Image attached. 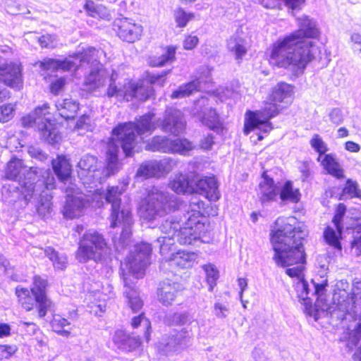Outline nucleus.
I'll use <instances>...</instances> for the list:
<instances>
[{"mask_svg":"<svg viewBox=\"0 0 361 361\" xmlns=\"http://www.w3.org/2000/svg\"><path fill=\"white\" fill-rule=\"evenodd\" d=\"M303 224L293 216L279 217L269 233V242L274 252L273 259L290 278H299L307 263Z\"/></svg>","mask_w":361,"mask_h":361,"instance_id":"obj_1","label":"nucleus"},{"mask_svg":"<svg viewBox=\"0 0 361 361\" xmlns=\"http://www.w3.org/2000/svg\"><path fill=\"white\" fill-rule=\"evenodd\" d=\"M319 31L310 20L304 19L299 28L278 39L271 47L269 61L282 68H291L294 75L304 73L307 65L315 59L312 39L318 38Z\"/></svg>","mask_w":361,"mask_h":361,"instance_id":"obj_2","label":"nucleus"},{"mask_svg":"<svg viewBox=\"0 0 361 361\" xmlns=\"http://www.w3.org/2000/svg\"><path fill=\"white\" fill-rule=\"evenodd\" d=\"M294 90L293 85L283 81L279 82L271 88L263 103L264 106L260 110L246 111L243 128L244 135H247L261 126L267 128L263 129L265 133L271 130L273 125L271 119L277 116L283 109L293 103Z\"/></svg>","mask_w":361,"mask_h":361,"instance_id":"obj_3","label":"nucleus"},{"mask_svg":"<svg viewBox=\"0 0 361 361\" xmlns=\"http://www.w3.org/2000/svg\"><path fill=\"white\" fill-rule=\"evenodd\" d=\"M49 286L47 278L38 274H34L30 288L21 285L15 288L18 307L22 311L36 315L39 319L45 317L54 306L47 293Z\"/></svg>","mask_w":361,"mask_h":361,"instance_id":"obj_4","label":"nucleus"},{"mask_svg":"<svg viewBox=\"0 0 361 361\" xmlns=\"http://www.w3.org/2000/svg\"><path fill=\"white\" fill-rule=\"evenodd\" d=\"M207 207L208 205L202 200L191 202L185 221L180 224L178 221H166L162 226L164 232L176 237L177 241L182 245L192 244L207 231L204 221L206 215H209Z\"/></svg>","mask_w":361,"mask_h":361,"instance_id":"obj_5","label":"nucleus"},{"mask_svg":"<svg viewBox=\"0 0 361 361\" xmlns=\"http://www.w3.org/2000/svg\"><path fill=\"white\" fill-rule=\"evenodd\" d=\"M157 126L155 114L149 111L135 121L118 123L112 129L111 139L120 144L126 157H130L134 155L138 145L136 135H151L157 129Z\"/></svg>","mask_w":361,"mask_h":361,"instance_id":"obj_6","label":"nucleus"},{"mask_svg":"<svg viewBox=\"0 0 361 361\" xmlns=\"http://www.w3.org/2000/svg\"><path fill=\"white\" fill-rule=\"evenodd\" d=\"M50 104L47 102L36 106L32 114H27L22 117L21 124L24 128H34L41 140L49 145L58 144L61 135L56 129V125L46 116L50 115Z\"/></svg>","mask_w":361,"mask_h":361,"instance_id":"obj_7","label":"nucleus"},{"mask_svg":"<svg viewBox=\"0 0 361 361\" xmlns=\"http://www.w3.org/2000/svg\"><path fill=\"white\" fill-rule=\"evenodd\" d=\"M109 250L107 241L102 233L89 231L80 238L75 257L80 263L90 260L99 263L105 259Z\"/></svg>","mask_w":361,"mask_h":361,"instance_id":"obj_8","label":"nucleus"},{"mask_svg":"<svg viewBox=\"0 0 361 361\" xmlns=\"http://www.w3.org/2000/svg\"><path fill=\"white\" fill-rule=\"evenodd\" d=\"M114 30L124 42L133 44L139 41L143 34V27L133 18L123 17L114 22Z\"/></svg>","mask_w":361,"mask_h":361,"instance_id":"obj_9","label":"nucleus"},{"mask_svg":"<svg viewBox=\"0 0 361 361\" xmlns=\"http://www.w3.org/2000/svg\"><path fill=\"white\" fill-rule=\"evenodd\" d=\"M152 252V247L149 243H140L136 245L129 271L133 278L137 279L143 278L145 268L150 264Z\"/></svg>","mask_w":361,"mask_h":361,"instance_id":"obj_10","label":"nucleus"},{"mask_svg":"<svg viewBox=\"0 0 361 361\" xmlns=\"http://www.w3.org/2000/svg\"><path fill=\"white\" fill-rule=\"evenodd\" d=\"M23 66L20 62L10 61L0 66V81L16 90L23 87Z\"/></svg>","mask_w":361,"mask_h":361,"instance_id":"obj_11","label":"nucleus"},{"mask_svg":"<svg viewBox=\"0 0 361 361\" xmlns=\"http://www.w3.org/2000/svg\"><path fill=\"white\" fill-rule=\"evenodd\" d=\"M155 95L153 87L148 85L144 80L129 81L125 87L123 98L127 101L136 100L144 102Z\"/></svg>","mask_w":361,"mask_h":361,"instance_id":"obj_12","label":"nucleus"},{"mask_svg":"<svg viewBox=\"0 0 361 361\" xmlns=\"http://www.w3.org/2000/svg\"><path fill=\"white\" fill-rule=\"evenodd\" d=\"M170 171L171 166L167 161L152 160L142 164L136 176L144 179L160 178L166 176Z\"/></svg>","mask_w":361,"mask_h":361,"instance_id":"obj_13","label":"nucleus"},{"mask_svg":"<svg viewBox=\"0 0 361 361\" xmlns=\"http://www.w3.org/2000/svg\"><path fill=\"white\" fill-rule=\"evenodd\" d=\"M195 192L204 195L209 201L216 202L220 197L218 181L214 176H204L195 179Z\"/></svg>","mask_w":361,"mask_h":361,"instance_id":"obj_14","label":"nucleus"},{"mask_svg":"<svg viewBox=\"0 0 361 361\" xmlns=\"http://www.w3.org/2000/svg\"><path fill=\"white\" fill-rule=\"evenodd\" d=\"M185 127V122L183 114L175 109H170L166 111L160 124L161 130L174 134L183 130Z\"/></svg>","mask_w":361,"mask_h":361,"instance_id":"obj_15","label":"nucleus"},{"mask_svg":"<svg viewBox=\"0 0 361 361\" xmlns=\"http://www.w3.org/2000/svg\"><path fill=\"white\" fill-rule=\"evenodd\" d=\"M180 290L177 283L172 281H162L157 288V299L163 305H171L179 295Z\"/></svg>","mask_w":361,"mask_h":361,"instance_id":"obj_16","label":"nucleus"},{"mask_svg":"<svg viewBox=\"0 0 361 361\" xmlns=\"http://www.w3.org/2000/svg\"><path fill=\"white\" fill-rule=\"evenodd\" d=\"M197 173L194 172L190 176L178 173L170 181V187L177 194L194 192L195 179Z\"/></svg>","mask_w":361,"mask_h":361,"instance_id":"obj_17","label":"nucleus"},{"mask_svg":"<svg viewBox=\"0 0 361 361\" xmlns=\"http://www.w3.org/2000/svg\"><path fill=\"white\" fill-rule=\"evenodd\" d=\"M262 178L263 180L259 184L261 203L263 204L275 201L279 192L274 179L267 174V171L262 173Z\"/></svg>","mask_w":361,"mask_h":361,"instance_id":"obj_18","label":"nucleus"},{"mask_svg":"<svg viewBox=\"0 0 361 361\" xmlns=\"http://www.w3.org/2000/svg\"><path fill=\"white\" fill-rule=\"evenodd\" d=\"M132 211L130 208L122 204L111 208L109 214L110 227L114 228L117 226H130L132 221Z\"/></svg>","mask_w":361,"mask_h":361,"instance_id":"obj_19","label":"nucleus"},{"mask_svg":"<svg viewBox=\"0 0 361 361\" xmlns=\"http://www.w3.org/2000/svg\"><path fill=\"white\" fill-rule=\"evenodd\" d=\"M160 48L162 51L161 54L151 56L148 58L147 64L149 67L160 68L176 61L177 46L161 45Z\"/></svg>","mask_w":361,"mask_h":361,"instance_id":"obj_20","label":"nucleus"},{"mask_svg":"<svg viewBox=\"0 0 361 361\" xmlns=\"http://www.w3.org/2000/svg\"><path fill=\"white\" fill-rule=\"evenodd\" d=\"M53 171L59 181L65 183L71 179L72 176V165L63 154H58L51 161Z\"/></svg>","mask_w":361,"mask_h":361,"instance_id":"obj_21","label":"nucleus"},{"mask_svg":"<svg viewBox=\"0 0 361 361\" xmlns=\"http://www.w3.org/2000/svg\"><path fill=\"white\" fill-rule=\"evenodd\" d=\"M171 200L162 192H158L149 197L147 210L153 211L154 215H164L172 210Z\"/></svg>","mask_w":361,"mask_h":361,"instance_id":"obj_22","label":"nucleus"},{"mask_svg":"<svg viewBox=\"0 0 361 361\" xmlns=\"http://www.w3.org/2000/svg\"><path fill=\"white\" fill-rule=\"evenodd\" d=\"M10 98V92L0 87V123H1L8 122L14 117L16 104L8 102Z\"/></svg>","mask_w":361,"mask_h":361,"instance_id":"obj_23","label":"nucleus"},{"mask_svg":"<svg viewBox=\"0 0 361 361\" xmlns=\"http://www.w3.org/2000/svg\"><path fill=\"white\" fill-rule=\"evenodd\" d=\"M59 115L66 121L73 120L80 110V104L72 99L66 98L56 104Z\"/></svg>","mask_w":361,"mask_h":361,"instance_id":"obj_24","label":"nucleus"},{"mask_svg":"<svg viewBox=\"0 0 361 361\" xmlns=\"http://www.w3.org/2000/svg\"><path fill=\"white\" fill-rule=\"evenodd\" d=\"M321 165L326 171V173L337 179H343L345 177L344 171L336 161L335 156L332 154H324L321 157Z\"/></svg>","mask_w":361,"mask_h":361,"instance_id":"obj_25","label":"nucleus"},{"mask_svg":"<svg viewBox=\"0 0 361 361\" xmlns=\"http://www.w3.org/2000/svg\"><path fill=\"white\" fill-rule=\"evenodd\" d=\"M128 280V277H123L124 286L126 288V290L124 292V296L126 298L128 305L131 309L132 312L133 313H137L142 308L144 302L140 297L138 291L135 288L130 286Z\"/></svg>","mask_w":361,"mask_h":361,"instance_id":"obj_26","label":"nucleus"},{"mask_svg":"<svg viewBox=\"0 0 361 361\" xmlns=\"http://www.w3.org/2000/svg\"><path fill=\"white\" fill-rule=\"evenodd\" d=\"M334 226L335 228L328 225L324 228L323 238L327 245L341 252L342 250L341 240H342L343 226Z\"/></svg>","mask_w":361,"mask_h":361,"instance_id":"obj_27","label":"nucleus"},{"mask_svg":"<svg viewBox=\"0 0 361 361\" xmlns=\"http://www.w3.org/2000/svg\"><path fill=\"white\" fill-rule=\"evenodd\" d=\"M26 169L23 160L16 157H12L6 164L4 170V178L7 180L16 181Z\"/></svg>","mask_w":361,"mask_h":361,"instance_id":"obj_28","label":"nucleus"},{"mask_svg":"<svg viewBox=\"0 0 361 361\" xmlns=\"http://www.w3.org/2000/svg\"><path fill=\"white\" fill-rule=\"evenodd\" d=\"M200 121L210 130L217 133H221L224 129L219 115L217 111L214 108H210L207 111L204 112L200 118Z\"/></svg>","mask_w":361,"mask_h":361,"instance_id":"obj_29","label":"nucleus"},{"mask_svg":"<svg viewBox=\"0 0 361 361\" xmlns=\"http://www.w3.org/2000/svg\"><path fill=\"white\" fill-rule=\"evenodd\" d=\"M106 76L102 69L97 68L90 72L84 85L89 92H94L105 85Z\"/></svg>","mask_w":361,"mask_h":361,"instance_id":"obj_30","label":"nucleus"},{"mask_svg":"<svg viewBox=\"0 0 361 361\" xmlns=\"http://www.w3.org/2000/svg\"><path fill=\"white\" fill-rule=\"evenodd\" d=\"M50 326L52 331L59 336L68 337L71 334L72 326L71 322L59 314L53 316L50 322Z\"/></svg>","mask_w":361,"mask_h":361,"instance_id":"obj_31","label":"nucleus"},{"mask_svg":"<svg viewBox=\"0 0 361 361\" xmlns=\"http://www.w3.org/2000/svg\"><path fill=\"white\" fill-rule=\"evenodd\" d=\"M171 140L166 136H153L147 143L145 149L151 152H169Z\"/></svg>","mask_w":361,"mask_h":361,"instance_id":"obj_32","label":"nucleus"},{"mask_svg":"<svg viewBox=\"0 0 361 361\" xmlns=\"http://www.w3.org/2000/svg\"><path fill=\"white\" fill-rule=\"evenodd\" d=\"M279 195L282 201H288L295 204L298 203L301 198L300 189L294 188L290 180L284 183Z\"/></svg>","mask_w":361,"mask_h":361,"instance_id":"obj_33","label":"nucleus"},{"mask_svg":"<svg viewBox=\"0 0 361 361\" xmlns=\"http://www.w3.org/2000/svg\"><path fill=\"white\" fill-rule=\"evenodd\" d=\"M194 149V145L187 138L179 137L171 140L169 153H177L182 155L188 154Z\"/></svg>","mask_w":361,"mask_h":361,"instance_id":"obj_34","label":"nucleus"},{"mask_svg":"<svg viewBox=\"0 0 361 361\" xmlns=\"http://www.w3.org/2000/svg\"><path fill=\"white\" fill-rule=\"evenodd\" d=\"M18 192V199L28 203L32 198L35 191V181L28 178L18 188H16Z\"/></svg>","mask_w":361,"mask_h":361,"instance_id":"obj_35","label":"nucleus"},{"mask_svg":"<svg viewBox=\"0 0 361 361\" xmlns=\"http://www.w3.org/2000/svg\"><path fill=\"white\" fill-rule=\"evenodd\" d=\"M191 254L185 251H178L172 253L169 262L176 267L184 269L190 266Z\"/></svg>","mask_w":361,"mask_h":361,"instance_id":"obj_36","label":"nucleus"},{"mask_svg":"<svg viewBox=\"0 0 361 361\" xmlns=\"http://www.w3.org/2000/svg\"><path fill=\"white\" fill-rule=\"evenodd\" d=\"M198 83L191 81L178 87V89L171 92L172 99L184 98L190 96L193 92L198 90Z\"/></svg>","mask_w":361,"mask_h":361,"instance_id":"obj_37","label":"nucleus"},{"mask_svg":"<svg viewBox=\"0 0 361 361\" xmlns=\"http://www.w3.org/2000/svg\"><path fill=\"white\" fill-rule=\"evenodd\" d=\"M194 18L193 13H188L183 8H178L174 11V20L178 28L185 27Z\"/></svg>","mask_w":361,"mask_h":361,"instance_id":"obj_38","label":"nucleus"},{"mask_svg":"<svg viewBox=\"0 0 361 361\" xmlns=\"http://www.w3.org/2000/svg\"><path fill=\"white\" fill-rule=\"evenodd\" d=\"M121 191L118 186L108 187L106 192L105 200L111 204V208L122 204L120 197Z\"/></svg>","mask_w":361,"mask_h":361,"instance_id":"obj_39","label":"nucleus"},{"mask_svg":"<svg viewBox=\"0 0 361 361\" xmlns=\"http://www.w3.org/2000/svg\"><path fill=\"white\" fill-rule=\"evenodd\" d=\"M341 195L342 196H347L349 198L357 197L361 199V191L358 188V185L351 179L346 180Z\"/></svg>","mask_w":361,"mask_h":361,"instance_id":"obj_40","label":"nucleus"},{"mask_svg":"<svg viewBox=\"0 0 361 361\" xmlns=\"http://www.w3.org/2000/svg\"><path fill=\"white\" fill-rule=\"evenodd\" d=\"M352 341L354 345L357 347L353 355L355 360L361 361V319L353 330Z\"/></svg>","mask_w":361,"mask_h":361,"instance_id":"obj_41","label":"nucleus"},{"mask_svg":"<svg viewBox=\"0 0 361 361\" xmlns=\"http://www.w3.org/2000/svg\"><path fill=\"white\" fill-rule=\"evenodd\" d=\"M45 255L52 262L55 268L63 269L66 267L65 259L60 257L59 252L51 247H48L44 250Z\"/></svg>","mask_w":361,"mask_h":361,"instance_id":"obj_42","label":"nucleus"},{"mask_svg":"<svg viewBox=\"0 0 361 361\" xmlns=\"http://www.w3.org/2000/svg\"><path fill=\"white\" fill-rule=\"evenodd\" d=\"M310 144L319 154L317 161H320L322 155L326 154L325 153L328 150L326 143L318 134H314L310 140Z\"/></svg>","mask_w":361,"mask_h":361,"instance_id":"obj_43","label":"nucleus"},{"mask_svg":"<svg viewBox=\"0 0 361 361\" xmlns=\"http://www.w3.org/2000/svg\"><path fill=\"white\" fill-rule=\"evenodd\" d=\"M67 85V80L65 77H57L51 81L49 85V92L54 96L61 94Z\"/></svg>","mask_w":361,"mask_h":361,"instance_id":"obj_44","label":"nucleus"},{"mask_svg":"<svg viewBox=\"0 0 361 361\" xmlns=\"http://www.w3.org/2000/svg\"><path fill=\"white\" fill-rule=\"evenodd\" d=\"M168 235H169L168 238H164L162 243L160 245V250H159V252H160L161 255L163 257V258L164 259V260L166 262H169L170 257L172 255V253L175 252L174 248L173 247V243H171V238H173V237L171 236V234H168Z\"/></svg>","mask_w":361,"mask_h":361,"instance_id":"obj_45","label":"nucleus"},{"mask_svg":"<svg viewBox=\"0 0 361 361\" xmlns=\"http://www.w3.org/2000/svg\"><path fill=\"white\" fill-rule=\"evenodd\" d=\"M98 51L94 47H89L75 56L80 59V62L90 63L97 61Z\"/></svg>","mask_w":361,"mask_h":361,"instance_id":"obj_46","label":"nucleus"},{"mask_svg":"<svg viewBox=\"0 0 361 361\" xmlns=\"http://www.w3.org/2000/svg\"><path fill=\"white\" fill-rule=\"evenodd\" d=\"M347 211L346 206L343 203H338L335 208L332 218V223L334 226H343V219Z\"/></svg>","mask_w":361,"mask_h":361,"instance_id":"obj_47","label":"nucleus"},{"mask_svg":"<svg viewBox=\"0 0 361 361\" xmlns=\"http://www.w3.org/2000/svg\"><path fill=\"white\" fill-rule=\"evenodd\" d=\"M167 71H163L159 74H150L149 73H146L145 78L142 80H144L146 84L149 86H152L159 82H161V85H163L165 82L166 77L167 75Z\"/></svg>","mask_w":361,"mask_h":361,"instance_id":"obj_48","label":"nucleus"},{"mask_svg":"<svg viewBox=\"0 0 361 361\" xmlns=\"http://www.w3.org/2000/svg\"><path fill=\"white\" fill-rule=\"evenodd\" d=\"M185 334L186 331H178L175 334L169 336L168 341L164 345V348H166L169 345H171L173 348H176L183 344L186 338Z\"/></svg>","mask_w":361,"mask_h":361,"instance_id":"obj_49","label":"nucleus"},{"mask_svg":"<svg viewBox=\"0 0 361 361\" xmlns=\"http://www.w3.org/2000/svg\"><path fill=\"white\" fill-rule=\"evenodd\" d=\"M204 269L206 272V281L212 288L216 283L219 278V271L212 264L206 265Z\"/></svg>","mask_w":361,"mask_h":361,"instance_id":"obj_50","label":"nucleus"},{"mask_svg":"<svg viewBox=\"0 0 361 361\" xmlns=\"http://www.w3.org/2000/svg\"><path fill=\"white\" fill-rule=\"evenodd\" d=\"M199 38L192 34L186 35L183 40V47L185 50H192L197 46Z\"/></svg>","mask_w":361,"mask_h":361,"instance_id":"obj_51","label":"nucleus"},{"mask_svg":"<svg viewBox=\"0 0 361 361\" xmlns=\"http://www.w3.org/2000/svg\"><path fill=\"white\" fill-rule=\"evenodd\" d=\"M76 68L75 63L67 58L63 60H56V71H70Z\"/></svg>","mask_w":361,"mask_h":361,"instance_id":"obj_52","label":"nucleus"},{"mask_svg":"<svg viewBox=\"0 0 361 361\" xmlns=\"http://www.w3.org/2000/svg\"><path fill=\"white\" fill-rule=\"evenodd\" d=\"M106 161H118V147L114 143H109L106 151Z\"/></svg>","mask_w":361,"mask_h":361,"instance_id":"obj_53","label":"nucleus"},{"mask_svg":"<svg viewBox=\"0 0 361 361\" xmlns=\"http://www.w3.org/2000/svg\"><path fill=\"white\" fill-rule=\"evenodd\" d=\"M214 137L212 134L204 136L200 142V147L204 150H209L214 144Z\"/></svg>","mask_w":361,"mask_h":361,"instance_id":"obj_54","label":"nucleus"},{"mask_svg":"<svg viewBox=\"0 0 361 361\" xmlns=\"http://www.w3.org/2000/svg\"><path fill=\"white\" fill-rule=\"evenodd\" d=\"M51 204L49 201L40 202L37 207V212L42 217H45L51 212Z\"/></svg>","mask_w":361,"mask_h":361,"instance_id":"obj_55","label":"nucleus"},{"mask_svg":"<svg viewBox=\"0 0 361 361\" xmlns=\"http://www.w3.org/2000/svg\"><path fill=\"white\" fill-rule=\"evenodd\" d=\"M39 67L44 71H56V59H44L39 61Z\"/></svg>","mask_w":361,"mask_h":361,"instance_id":"obj_56","label":"nucleus"},{"mask_svg":"<svg viewBox=\"0 0 361 361\" xmlns=\"http://www.w3.org/2000/svg\"><path fill=\"white\" fill-rule=\"evenodd\" d=\"M22 329L25 335L35 334L36 331L38 329L37 325L34 322H26L22 323Z\"/></svg>","mask_w":361,"mask_h":361,"instance_id":"obj_57","label":"nucleus"},{"mask_svg":"<svg viewBox=\"0 0 361 361\" xmlns=\"http://www.w3.org/2000/svg\"><path fill=\"white\" fill-rule=\"evenodd\" d=\"M38 42L42 48L51 47L53 43L52 36L49 34L43 35L38 39Z\"/></svg>","mask_w":361,"mask_h":361,"instance_id":"obj_58","label":"nucleus"},{"mask_svg":"<svg viewBox=\"0 0 361 361\" xmlns=\"http://www.w3.org/2000/svg\"><path fill=\"white\" fill-rule=\"evenodd\" d=\"M299 170L303 180H307L311 175L310 164L307 161H302Z\"/></svg>","mask_w":361,"mask_h":361,"instance_id":"obj_59","label":"nucleus"},{"mask_svg":"<svg viewBox=\"0 0 361 361\" xmlns=\"http://www.w3.org/2000/svg\"><path fill=\"white\" fill-rule=\"evenodd\" d=\"M105 169L107 176H111L118 172L119 170V161H106Z\"/></svg>","mask_w":361,"mask_h":361,"instance_id":"obj_60","label":"nucleus"},{"mask_svg":"<svg viewBox=\"0 0 361 361\" xmlns=\"http://www.w3.org/2000/svg\"><path fill=\"white\" fill-rule=\"evenodd\" d=\"M55 179L53 175H51L49 172L47 173V176L44 177V185L46 189L52 190L55 188Z\"/></svg>","mask_w":361,"mask_h":361,"instance_id":"obj_61","label":"nucleus"},{"mask_svg":"<svg viewBox=\"0 0 361 361\" xmlns=\"http://www.w3.org/2000/svg\"><path fill=\"white\" fill-rule=\"evenodd\" d=\"M90 116L87 114L81 115L75 124V128L78 129L83 128L84 127L89 125Z\"/></svg>","mask_w":361,"mask_h":361,"instance_id":"obj_62","label":"nucleus"},{"mask_svg":"<svg viewBox=\"0 0 361 361\" xmlns=\"http://www.w3.org/2000/svg\"><path fill=\"white\" fill-rule=\"evenodd\" d=\"M235 59H241L243 56L247 53V49L241 44H236L233 48Z\"/></svg>","mask_w":361,"mask_h":361,"instance_id":"obj_63","label":"nucleus"},{"mask_svg":"<svg viewBox=\"0 0 361 361\" xmlns=\"http://www.w3.org/2000/svg\"><path fill=\"white\" fill-rule=\"evenodd\" d=\"M351 248L355 250L357 255H361V236L354 238L351 242Z\"/></svg>","mask_w":361,"mask_h":361,"instance_id":"obj_64","label":"nucleus"}]
</instances>
